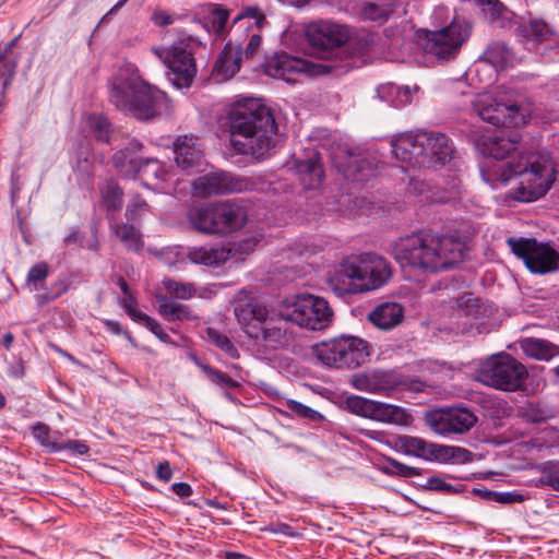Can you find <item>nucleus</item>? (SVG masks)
I'll use <instances>...</instances> for the list:
<instances>
[{"label":"nucleus","mask_w":559,"mask_h":559,"mask_svg":"<svg viewBox=\"0 0 559 559\" xmlns=\"http://www.w3.org/2000/svg\"><path fill=\"white\" fill-rule=\"evenodd\" d=\"M480 174L492 188L518 177V186L510 190L509 195L519 202H534L543 198L556 180L552 158L539 152L520 153L515 160L503 164L488 160L481 166Z\"/></svg>","instance_id":"f257e3e1"},{"label":"nucleus","mask_w":559,"mask_h":559,"mask_svg":"<svg viewBox=\"0 0 559 559\" xmlns=\"http://www.w3.org/2000/svg\"><path fill=\"white\" fill-rule=\"evenodd\" d=\"M465 249L457 237L417 233L399 238L392 243L391 252L403 267L438 272L462 262Z\"/></svg>","instance_id":"f03ea898"},{"label":"nucleus","mask_w":559,"mask_h":559,"mask_svg":"<svg viewBox=\"0 0 559 559\" xmlns=\"http://www.w3.org/2000/svg\"><path fill=\"white\" fill-rule=\"evenodd\" d=\"M230 144L258 160L266 158L275 145L276 124L270 109L258 100L238 103L229 114Z\"/></svg>","instance_id":"7ed1b4c3"},{"label":"nucleus","mask_w":559,"mask_h":559,"mask_svg":"<svg viewBox=\"0 0 559 559\" xmlns=\"http://www.w3.org/2000/svg\"><path fill=\"white\" fill-rule=\"evenodd\" d=\"M110 102L140 120H148L166 106L167 97L160 90L145 83L138 70L128 64L111 79Z\"/></svg>","instance_id":"20e7f679"},{"label":"nucleus","mask_w":559,"mask_h":559,"mask_svg":"<svg viewBox=\"0 0 559 559\" xmlns=\"http://www.w3.org/2000/svg\"><path fill=\"white\" fill-rule=\"evenodd\" d=\"M392 154L406 170L416 167L443 166L455 154L451 139L442 132L420 130L400 134L392 141Z\"/></svg>","instance_id":"39448f33"},{"label":"nucleus","mask_w":559,"mask_h":559,"mask_svg":"<svg viewBox=\"0 0 559 559\" xmlns=\"http://www.w3.org/2000/svg\"><path fill=\"white\" fill-rule=\"evenodd\" d=\"M391 276L385 259L378 254L365 253L358 258L344 260L330 277L331 289L342 296L377 289Z\"/></svg>","instance_id":"423d86ee"},{"label":"nucleus","mask_w":559,"mask_h":559,"mask_svg":"<svg viewBox=\"0 0 559 559\" xmlns=\"http://www.w3.org/2000/svg\"><path fill=\"white\" fill-rule=\"evenodd\" d=\"M248 221L245 205L236 201H218L191 206L187 222L191 229L203 235L226 236L241 229Z\"/></svg>","instance_id":"0eeeda50"},{"label":"nucleus","mask_w":559,"mask_h":559,"mask_svg":"<svg viewBox=\"0 0 559 559\" xmlns=\"http://www.w3.org/2000/svg\"><path fill=\"white\" fill-rule=\"evenodd\" d=\"M235 314L245 326L247 335L267 349L282 347L286 340V320L278 310L267 308L263 304H247L237 306Z\"/></svg>","instance_id":"6e6552de"},{"label":"nucleus","mask_w":559,"mask_h":559,"mask_svg":"<svg viewBox=\"0 0 559 559\" xmlns=\"http://www.w3.org/2000/svg\"><path fill=\"white\" fill-rule=\"evenodd\" d=\"M473 108L484 121L496 127H519L532 115L526 99L512 91L478 94Z\"/></svg>","instance_id":"1a4fd4ad"},{"label":"nucleus","mask_w":559,"mask_h":559,"mask_svg":"<svg viewBox=\"0 0 559 559\" xmlns=\"http://www.w3.org/2000/svg\"><path fill=\"white\" fill-rule=\"evenodd\" d=\"M358 59H352L344 64L337 61L312 62L302 58L283 53H276L269 58L264 64V73L271 78L281 79L287 83L298 81L299 76H314L326 73H341L350 68L358 67Z\"/></svg>","instance_id":"9d476101"},{"label":"nucleus","mask_w":559,"mask_h":559,"mask_svg":"<svg viewBox=\"0 0 559 559\" xmlns=\"http://www.w3.org/2000/svg\"><path fill=\"white\" fill-rule=\"evenodd\" d=\"M281 314L289 322L308 330L325 329L332 321L329 302L311 294L296 295L281 302Z\"/></svg>","instance_id":"9b49d317"},{"label":"nucleus","mask_w":559,"mask_h":559,"mask_svg":"<svg viewBox=\"0 0 559 559\" xmlns=\"http://www.w3.org/2000/svg\"><path fill=\"white\" fill-rule=\"evenodd\" d=\"M526 367L509 354H499L487 359L477 371L483 384L496 390L515 392L527 379Z\"/></svg>","instance_id":"f8f14e48"},{"label":"nucleus","mask_w":559,"mask_h":559,"mask_svg":"<svg viewBox=\"0 0 559 559\" xmlns=\"http://www.w3.org/2000/svg\"><path fill=\"white\" fill-rule=\"evenodd\" d=\"M314 357L332 368H356L368 357L367 343L355 336H341L313 345Z\"/></svg>","instance_id":"ddd939ff"},{"label":"nucleus","mask_w":559,"mask_h":559,"mask_svg":"<svg viewBox=\"0 0 559 559\" xmlns=\"http://www.w3.org/2000/svg\"><path fill=\"white\" fill-rule=\"evenodd\" d=\"M385 444L406 455L439 463H464L471 460V452L455 445H444L428 442L419 437L392 436Z\"/></svg>","instance_id":"4468645a"},{"label":"nucleus","mask_w":559,"mask_h":559,"mask_svg":"<svg viewBox=\"0 0 559 559\" xmlns=\"http://www.w3.org/2000/svg\"><path fill=\"white\" fill-rule=\"evenodd\" d=\"M141 147L142 144L139 141L131 140L123 150L115 153L112 157L114 166L124 177L139 174L146 186H152L154 189H164L162 183L170 179V173L157 159L142 160L134 156Z\"/></svg>","instance_id":"2eb2a0df"},{"label":"nucleus","mask_w":559,"mask_h":559,"mask_svg":"<svg viewBox=\"0 0 559 559\" xmlns=\"http://www.w3.org/2000/svg\"><path fill=\"white\" fill-rule=\"evenodd\" d=\"M469 35V23L464 19L455 17L445 27L438 31H426L421 46L425 52L440 60H449L456 56Z\"/></svg>","instance_id":"dca6fc26"},{"label":"nucleus","mask_w":559,"mask_h":559,"mask_svg":"<svg viewBox=\"0 0 559 559\" xmlns=\"http://www.w3.org/2000/svg\"><path fill=\"white\" fill-rule=\"evenodd\" d=\"M510 250L523 260L533 273L546 274L557 270L559 253L548 243L538 242L535 238H514L507 240Z\"/></svg>","instance_id":"f3484780"},{"label":"nucleus","mask_w":559,"mask_h":559,"mask_svg":"<svg viewBox=\"0 0 559 559\" xmlns=\"http://www.w3.org/2000/svg\"><path fill=\"white\" fill-rule=\"evenodd\" d=\"M152 51L169 69V79L177 87H188L191 84L197 69L187 40L174 43L168 48L153 47Z\"/></svg>","instance_id":"a211bd4d"},{"label":"nucleus","mask_w":559,"mask_h":559,"mask_svg":"<svg viewBox=\"0 0 559 559\" xmlns=\"http://www.w3.org/2000/svg\"><path fill=\"white\" fill-rule=\"evenodd\" d=\"M346 407L355 415L385 424L408 426L413 420L412 415L401 406L376 402L357 395L346 399Z\"/></svg>","instance_id":"6ab92c4d"},{"label":"nucleus","mask_w":559,"mask_h":559,"mask_svg":"<svg viewBox=\"0 0 559 559\" xmlns=\"http://www.w3.org/2000/svg\"><path fill=\"white\" fill-rule=\"evenodd\" d=\"M477 417L468 408L438 409L427 416L429 427L438 435L464 433L475 426Z\"/></svg>","instance_id":"aec40b11"},{"label":"nucleus","mask_w":559,"mask_h":559,"mask_svg":"<svg viewBox=\"0 0 559 559\" xmlns=\"http://www.w3.org/2000/svg\"><path fill=\"white\" fill-rule=\"evenodd\" d=\"M309 43L317 48L331 50V55L338 57L340 51L334 52V48L341 47L349 38L348 28L330 21H319L311 23L307 28Z\"/></svg>","instance_id":"412c9836"},{"label":"nucleus","mask_w":559,"mask_h":559,"mask_svg":"<svg viewBox=\"0 0 559 559\" xmlns=\"http://www.w3.org/2000/svg\"><path fill=\"white\" fill-rule=\"evenodd\" d=\"M243 189H246L243 179L233 177L225 171L210 173L197 178L192 182L193 195L199 198L240 192Z\"/></svg>","instance_id":"4be33fe9"},{"label":"nucleus","mask_w":559,"mask_h":559,"mask_svg":"<svg viewBox=\"0 0 559 559\" xmlns=\"http://www.w3.org/2000/svg\"><path fill=\"white\" fill-rule=\"evenodd\" d=\"M520 140L516 131H511L508 135L483 134L475 139V146L481 155L500 160L516 152Z\"/></svg>","instance_id":"5701e85b"},{"label":"nucleus","mask_w":559,"mask_h":559,"mask_svg":"<svg viewBox=\"0 0 559 559\" xmlns=\"http://www.w3.org/2000/svg\"><path fill=\"white\" fill-rule=\"evenodd\" d=\"M174 155L177 166L186 174H191L204 164V153L199 140L193 135H179L174 141Z\"/></svg>","instance_id":"b1692460"},{"label":"nucleus","mask_w":559,"mask_h":559,"mask_svg":"<svg viewBox=\"0 0 559 559\" xmlns=\"http://www.w3.org/2000/svg\"><path fill=\"white\" fill-rule=\"evenodd\" d=\"M399 384L397 379L390 371L374 370L358 374L353 380V385L360 391L380 393L390 391Z\"/></svg>","instance_id":"393cba45"},{"label":"nucleus","mask_w":559,"mask_h":559,"mask_svg":"<svg viewBox=\"0 0 559 559\" xmlns=\"http://www.w3.org/2000/svg\"><path fill=\"white\" fill-rule=\"evenodd\" d=\"M378 163L369 153L349 154L345 164L338 165L347 179L355 181L367 180L373 175Z\"/></svg>","instance_id":"a878e982"},{"label":"nucleus","mask_w":559,"mask_h":559,"mask_svg":"<svg viewBox=\"0 0 559 559\" xmlns=\"http://www.w3.org/2000/svg\"><path fill=\"white\" fill-rule=\"evenodd\" d=\"M187 259L193 264L216 266L230 259V251L225 246H192L186 251Z\"/></svg>","instance_id":"bb28decb"},{"label":"nucleus","mask_w":559,"mask_h":559,"mask_svg":"<svg viewBox=\"0 0 559 559\" xmlns=\"http://www.w3.org/2000/svg\"><path fill=\"white\" fill-rule=\"evenodd\" d=\"M241 60V47L231 43L226 44L214 67L215 79L217 81L231 79L240 70Z\"/></svg>","instance_id":"cd10ccee"},{"label":"nucleus","mask_w":559,"mask_h":559,"mask_svg":"<svg viewBox=\"0 0 559 559\" xmlns=\"http://www.w3.org/2000/svg\"><path fill=\"white\" fill-rule=\"evenodd\" d=\"M368 318L377 328L391 330L402 322L404 309L397 302H383L377 306Z\"/></svg>","instance_id":"c85d7f7f"},{"label":"nucleus","mask_w":559,"mask_h":559,"mask_svg":"<svg viewBox=\"0 0 559 559\" xmlns=\"http://www.w3.org/2000/svg\"><path fill=\"white\" fill-rule=\"evenodd\" d=\"M296 169L301 185L306 189L318 188L323 180V168L316 156L296 162Z\"/></svg>","instance_id":"c756f323"},{"label":"nucleus","mask_w":559,"mask_h":559,"mask_svg":"<svg viewBox=\"0 0 559 559\" xmlns=\"http://www.w3.org/2000/svg\"><path fill=\"white\" fill-rule=\"evenodd\" d=\"M418 91V86H397L392 83L382 84L377 88L379 98L394 107H402L412 102V96Z\"/></svg>","instance_id":"7c9ffc66"},{"label":"nucleus","mask_w":559,"mask_h":559,"mask_svg":"<svg viewBox=\"0 0 559 559\" xmlns=\"http://www.w3.org/2000/svg\"><path fill=\"white\" fill-rule=\"evenodd\" d=\"M159 314L167 321H191L198 317L186 305L179 304L165 295H157Z\"/></svg>","instance_id":"2f4dec72"},{"label":"nucleus","mask_w":559,"mask_h":559,"mask_svg":"<svg viewBox=\"0 0 559 559\" xmlns=\"http://www.w3.org/2000/svg\"><path fill=\"white\" fill-rule=\"evenodd\" d=\"M520 344L526 356L537 360H549L559 355V346L543 338L527 337Z\"/></svg>","instance_id":"473e14b6"},{"label":"nucleus","mask_w":559,"mask_h":559,"mask_svg":"<svg viewBox=\"0 0 559 559\" xmlns=\"http://www.w3.org/2000/svg\"><path fill=\"white\" fill-rule=\"evenodd\" d=\"M516 32L519 36L536 43L548 40L552 35L551 27L545 21L537 19L521 23Z\"/></svg>","instance_id":"72a5a7b5"},{"label":"nucleus","mask_w":559,"mask_h":559,"mask_svg":"<svg viewBox=\"0 0 559 559\" xmlns=\"http://www.w3.org/2000/svg\"><path fill=\"white\" fill-rule=\"evenodd\" d=\"M483 58L496 69H502L513 60V53L506 44L492 43L487 47Z\"/></svg>","instance_id":"f704fd0d"},{"label":"nucleus","mask_w":559,"mask_h":559,"mask_svg":"<svg viewBox=\"0 0 559 559\" xmlns=\"http://www.w3.org/2000/svg\"><path fill=\"white\" fill-rule=\"evenodd\" d=\"M119 240L128 248L138 250L141 247V234L133 225L119 223L111 226Z\"/></svg>","instance_id":"c9c22d12"},{"label":"nucleus","mask_w":559,"mask_h":559,"mask_svg":"<svg viewBox=\"0 0 559 559\" xmlns=\"http://www.w3.org/2000/svg\"><path fill=\"white\" fill-rule=\"evenodd\" d=\"M163 285L167 293L177 299L189 300L197 295V288L193 283L165 278Z\"/></svg>","instance_id":"e433bc0d"},{"label":"nucleus","mask_w":559,"mask_h":559,"mask_svg":"<svg viewBox=\"0 0 559 559\" xmlns=\"http://www.w3.org/2000/svg\"><path fill=\"white\" fill-rule=\"evenodd\" d=\"M408 191L418 197H423L425 201L430 202H447L453 199L452 197H439L432 192L431 187L426 180L412 176L409 178Z\"/></svg>","instance_id":"4c0bfd02"},{"label":"nucleus","mask_w":559,"mask_h":559,"mask_svg":"<svg viewBox=\"0 0 559 559\" xmlns=\"http://www.w3.org/2000/svg\"><path fill=\"white\" fill-rule=\"evenodd\" d=\"M102 195L108 211H118L122 206L123 190L115 181H108L102 188Z\"/></svg>","instance_id":"58836bf2"},{"label":"nucleus","mask_w":559,"mask_h":559,"mask_svg":"<svg viewBox=\"0 0 559 559\" xmlns=\"http://www.w3.org/2000/svg\"><path fill=\"white\" fill-rule=\"evenodd\" d=\"M32 431L40 445L47 448L50 452L62 451V444L51 435V430L47 425L37 423L32 426Z\"/></svg>","instance_id":"ea45409f"},{"label":"nucleus","mask_w":559,"mask_h":559,"mask_svg":"<svg viewBox=\"0 0 559 559\" xmlns=\"http://www.w3.org/2000/svg\"><path fill=\"white\" fill-rule=\"evenodd\" d=\"M206 337L211 343L222 349L228 357L234 359L239 357V353L230 340L226 335L219 333L217 330L207 328Z\"/></svg>","instance_id":"a19ab883"},{"label":"nucleus","mask_w":559,"mask_h":559,"mask_svg":"<svg viewBox=\"0 0 559 559\" xmlns=\"http://www.w3.org/2000/svg\"><path fill=\"white\" fill-rule=\"evenodd\" d=\"M150 213V206L139 194H133L126 210L128 221L138 222Z\"/></svg>","instance_id":"79ce46f5"},{"label":"nucleus","mask_w":559,"mask_h":559,"mask_svg":"<svg viewBox=\"0 0 559 559\" xmlns=\"http://www.w3.org/2000/svg\"><path fill=\"white\" fill-rule=\"evenodd\" d=\"M459 310L466 317L478 318L481 313L480 299L473 296V294H464L457 300Z\"/></svg>","instance_id":"37998d69"},{"label":"nucleus","mask_w":559,"mask_h":559,"mask_svg":"<svg viewBox=\"0 0 559 559\" xmlns=\"http://www.w3.org/2000/svg\"><path fill=\"white\" fill-rule=\"evenodd\" d=\"M229 19V11L221 5H213L207 15V23L216 34L224 32L227 21Z\"/></svg>","instance_id":"c03bdc74"},{"label":"nucleus","mask_w":559,"mask_h":559,"mask_svg":"<svg viewBox=\"0 0 559 559\" xmlns=\"http://www.w3.org/2000/svg\"><path fill=\"white\" fill-rule=\"evenodd\" d=\"M295 416L309 419L310 421H321L323 419V415L318 411L312 409L309 406H306L295 400H286L284 404Z\"/></svg>","instance_id":"a18cd8bd"},{"label":"nucleus","mask_w":559,"mask_h":559,"mask_svg":"<svg viewBox=\"0 0 559 559\" xmlns=\"http://www.w3.org/2000/svg\"><path fill=\"white\" fill-rule=\"evenodd\" d=\"M242 19H251L254 21V25L258 27V28H261L265 22H266V19H265V14L264 12L257 5H250V7H246L241 10V12L237 15V17L235 19V21H239V20H242Z\"/></svg>","instance_id":"49530a36"},{"label":"nucleus","mask_w":559,"mask_h":559,"mask_svg":"<svg viewBox=\"0 0 559 559\" xmlns=\"http://www.w3.org/2000/svg\"><path fill=\"white\" fill-rule=\"evenodd\" d=\"M390 11L376 3H366L361 9V15L366 20L380 21L385 20L389 16Z\"/></svg>","instance_id":"de8ad7c7"},{"label":"nucleus","mask_w":559,"mask_h":559,"mask_svg":"<svg viewBox=\"0 0 559 559\" xmlns=\"http://www.w3.org/2000/svg\"><path fill=\"white\" fill-rule=\"evenodd\" d=\"M258 241L259 240L257 238L252 237V238L243 239L237 243L235 242L233 245L225 246V247L227 250L230 251V259H233L238 254L250 253L253 250V248L257 246Z\"/></svg>","instance_id":"09e8293b"},{"label":"nucleus","mask_w":559,"mask_h":559,"mask_svg":"<svg viewBox=\"0 0 559 559\" xmlns=\"http://www.w3.org/2000/svg\"><path fill=\"white\" fill-rule=\"evenodd\" d=\"M140 324L144 325L146 329H148L156 337H158L164 343L170 342V336L167 334L164 329L162 328L160 323L156 321L155 319L148 317L147 314L142 318V321Z\"/></svg>","instance_id":"8fccbe9b"},{"label":"nucleus","mask_w":559,"mask_h":559,"mask_svg":"<svg viewBox=\"0 0 559 559\" xmlns=\"http://www.w3.org/2000/svg\"><path fill=\"white\" fill-rule=\"evenodd\" d=\"M92 128L95 131V135L99 141L110 142L109 138V123L107 119L103 117H93L92 118Z\"/></svg>","instance_id":"3c124183"},{"label":"nucleus","mask_w":559,"mask_h":559,"mask_svg":"<svg viewBox=\"0 0 559 559\" xmlns=\"http://www.w3.org/2000/svg\"><path fill=\"white\" fill-rule=\"evenodd\" d=\"M135 299L130 295H127L123 300L121 301L122 307L124 308L126 312L138 323L142 321V318H144L146 314L139 311L135 308Z\"/></svg>","instance_id":"603ef678"},{"label":"nucleus","mask_w":559,"mask_h":559,"mask_svg":"<svg viewBox=\"0 0 559 559\" xmlns=\"http://www.w3.org/2000/svg\"><path fill=\"white\" fill-rule=\"evenodd\" d=\"M488 495L491 497V499L499 503H514V502H522L524 500V497L520 493L515 492H488Z\"/></svg>","instance_id":"864d4df0"},{"label":"nucleus","mask_w":559,"mask_h":559,"mask_svg":"<svg viewBox=\"0 0 559 559\" xmlns=\"http://www.w3.org/2000/svg\"><path fill=\"white\" fill-rule=\"evenodd\" d=\"M48 275V269L45 263H38L31 267L27 274V282L36 284L44 281Z\"/></svg>","instance_id":"5fc2aeb1"},{"label":"nucleus","mask_w":559,"mask_h":559,"mask_svg":"<svg viewBox=\"0 0 559 559\" xmlns=\"http://www.w3.org/2000/svg\"><path fill=\"white\" fill-rule=\"evenodd\" d=\"M152 21L154 22L155 25L165 27V26L173 24L175 21V17L173 14H169L166 11L156 10L152 14Z\"/></svg>","instance_id":"6e6d98bb"},{"label":"nucleus","mask_w":559,"mask_h":559,"mask_svg":"<svg viewBox=\"0 0 559 559\" xmlns=\"http://www.w3.org/2000/svg\"><path fill=\"white\" fill-rule=\"evenodd\" d=\"M61 444H62V450H69L79 455H84L90 451L88 445L85 444L83 441H79V440H69L66 443H61Z\"/></svg>","instance_id":"4d7b16f0"},{"label":"nucleus","mask_w":559,"mask_h":559,"mask_svg":"<svg viewBox=\"0 0 559 559\" xmlns=\"http://www.w3.org/2000/svg\"><path fill=\"white\" fill-rule=\"evenodd\" d=\"M428 489L437 490V491H452L453 486L445 483L444 480L438 478V477H430L427 479V486Z\"/></svg>","instance_id":"13d9d810"},{"label":"nucleus","mask_w":559,"mask_h":559,"mask_svg":"<svg viewBox=\"0 0 559 559\" xmlns=\"http://www.w3.org/2000/svg\"><path fill=\"white\" fill-rule=\"evenodd\" d=\"M262 44V37L259 34H253L246 47L245 55L247 58L253 57L260 49Z\"/></svg>","instance_id":"bf43d9fd"},{"label":"nucleus","mask_w":559,"mask_h":559,"mask_svg":"<svg viewBox=\"0 0 559 559\" xmlns=\"http://www.w3.org/2000/svg\"><path fill=\"white\" fill-rule=\"evenodd\" d=\"M202 370L204 371V373L209 377V379L215 383L216 385H219L222 386L223 384V381H224V377H225V373L217 370V369H214L210 366H203L202 367Z\"/></svg>","instance_id":"052dcab7"},{"label":"nucleus","mask_w":559,"mask_h":559,"mask_svg":"<svg viewBox=\"0 0 559 559\" xmlns=\"http://www.w3.org/2000/svg\"><path fill=\"white\" fill-rule=\"evenodd\" d=\"M156 476L158 479L168 481L173 477V469L168 462H162L156 467Z\"/></svg>","instance_id":"680f3d73"},{"label":"nucleus","mask_w":559,"mask_h":559,"mask_svg":"<svg viewBox=\"0 0 559 559\" xmlns=\"http://www.w3.org/2000/svg\"><path fill=\"white\" fill-rule=\"evenodd\" d=\"M171 488L179 497H189L192 493V488L187 483H175Z\"/></svg>","instance_id":"e2e57ef3"},{"label":"nucleus","mask_w":559,"mask_h":559,"mask_svg":"<svg viewBox=\"0 0 559 559\" xmlns=\"http://www.w3.org/2000/svg\"><path fill=\"white\" fill-rule=\"evenodd\" d=\"M392 465H393L395 472L397 474L402 475V476H409V475H415L416 474L414 467L407 466V465H405L403 463L393 461Z\"/></svg>","instance_id":"0e129e2a"},{"label":"nucleus","mask_w":559,"mask_h":559,"mask_svg":"<svg viewBox=\"0 0 559 559\" xmlns=\"http://www.w3.org/2000/svg\"><path fill=\"white\" fill-rule=\"evenodd\" d=\"M544 483L551 487L554 490L559 491V476L548 475L545 477Z\"/></svg>","instance_id":"69168bd1"},{"label":"nucleus","mask_w":559,"mask_h":559,"mask_svg":"<svg viewBox=\"0 0 559 559\" xmlns=\"http://www.w3.org/2000/svg\"><path fill=\"white\" fill-rule=\"evenodd\" d=\"M106 326L112 334L119 335L122 332L121 324L118 321H107Z\"/></svg>","instance_id":"338daca9"},{"label":"nucleus","mask_w":559,"mask_h":559,"mask_svg":"<svg viewBox=\"0 0 559 559\" xmlns=\"http://www.w3.org/2000/svg\"><path fill=\"white\" fill-rule=\"evenodd\" d=\"M368 437L373 439V440H377L379 442H382L385 444V441L386 440H390L392 439V437H389L386 436L384 432L382 431H371L370 433H368Z\"/></svg>","instance_id":"774afa93"}]
</instances>
